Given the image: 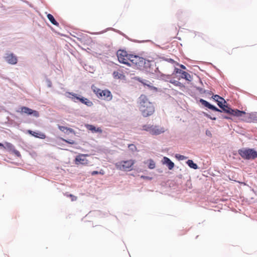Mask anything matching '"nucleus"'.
Returning a JSON list of instances; mask_svg holds the SVG:
<instances>
[{
	"instance_id": "5",
	"label": "nucleus",
	"mask_w": 257,
	"mask_h": 257,
	"mask_svg": "<svg viewBox=\"0 0 257 257\" xmlns=\"http://www.w3.org/2000/svg\"><path fill=\"white\" fill-rule=\"evenodd\" d=\"M238 154L244 159H254L257 157V152L252 149H243L238 151Z\"/></svg>"
},
{
	"instance_id": "6",
	"label": "nucleus",
	"mask_w": 257,
	"mask_h": 257,
	"mask_svg": "<svg viewBox=\"0 0 257 257\" xmlns=\"http://www.w3.org/2000/svg\"><path fill=\"white\" fill-rule=\"evenodd\" d=\"M93 92L99 98H102L107 101H110L112 98L110 91L107 89L101 90L95 87L93 89Z\"/></svg>"
},
{
	"instance_id": "38",
	"label": "nucleus",
	"mask_w": 257,
	"mask_h": 257,
	"mask_svg": "<svg viewBox=\"0 0 257 257\" xmlns=\"http://www.w3.org/2000/svg\"><path fill=\"white\" fill-rule=\"evenodd\" d=\"M170 62H174V60H172V59H170Z\"/></svg>"
},
{
	"instance_id": "7",
	"label": "nucleus",
	"mask_w": 257,
	"mask_h": 257,
	"mask_svg": "<svg viewBox=\"0 0 257 257\" xmlns=\"http://www.w3.org/2000/svg\"><path fill=\"white\" fill-rule=\"evenodd\" d=\"M118 61L122 64L127 65L132 54H127V52L123 50H119L116 53Z\"/></svg>"
},
{
	"instance_id": "31",
	"label": "nucleus",
	"mask_w": 257,
	"mask_h": 257,
	"mask_svg": "<svg viewBox=\"0 0 257 257\" xmlns=\"http://www.w3.org/2000/svg\"><path fill=\"white\" fill-rule=\"evenodd\" d=\"M62 140L69 144H75V142L73 141V140H69V141H68V140H66L65 139H62Z\"/></svg>"
},
{
	"instance_id": "35",
	"label": "nucleus",
	"mask_w": 257,
	"mask_h": 257,
	"mask_svg": "<svg viewBox=\"0 0 257 257\" xmlns=\"http://www.w3.org/2000/svg\"><path fill=\"white\" fill-rule=\"evenodd\" d=\"M242 120H243V121H248L247 118H246V117H245L244 118H242Z\"/></svg>"
},
{
	"instance_id": "20",
	"label": "nucleus",
	"mask_w": 257,
	"mask_h": 257,
	"mask_svg": "<svg viewBox=\"0 0 257 257\" xmlns=\"http://www.w3.org/2000/svg\"><path fill=\"white\" fill-rule=\"evenodd\" d=\"M187 164L191 168H193L194 169H197L198 168L197 165L194 163L192 160H188L187 162Z\"/></svg>"
},
{
	"instance_id": "32",
	"label": "nucleus",
	"mask_w": 257,
	"mask_h": 257,
	"mask_svg": "<svg viewBox=\"0 0 257 257\" xmlns=\"http://www.w3.org/2000/svg\"><path fill=\"white\" fill-rule=\"evenodd\" d=\"M128 148L132 150L137 149L136 147L134 144L128 145Z\"/></svg>"
},
{
	"instance_id": "11",
	"label": "nucleus",
	"mask_w": 257,
	"mask_h": 257,
	"mask_svg": "<svg viewBox=\"0 0 257 257\" xmlns=\"http://www.w3.org/2000/svg\"><path fill=\"white\" fill-rule=\"evenodd\" d=\"M5 60L8 63L12 65L17 64L18 61L17 57L13 53L7 54Z\"/></svg>"
},
{
	"instance_id": "4",
	"label": "nucleus",
	"mask_w": 257,
	"mask_h": 257,
	"mask_svg": "<svg viewBox=\"0 0 257 257\" xmlns=\"http://www.w3.org/2000/svg\"><path fill=\"white\" fill-rule=\"evenodd\" d=\"M135 162L133 160L121 161L115 164L116 168L123 171H129L132 170L133 166Z\"/></svg>"
},
{
	"instance_id": "13",
	"label": "nucleus",
	"mask_w": 257,
	"mask_h": 257,
	"mask_svg": "<svg viewBox=\"0 0 257 257\" xmlns=\"http://www.w3.org/2000/svg\"><path fill=\"white\" fill-rule=\"evenodd\" d=\"M162 163L163 164H166L169 170H172L174 167V163L166 157L163 158Z\"/></svg>"
},
{
	"instance_id": "40",
	"label": "nucleus",
	"mask_w": 257,
	"mask_h": 257,
	"mask_svg": "<svg viewBox=\"0 0 257 257\" xmlns=\"http://www.w3.org/2000/svg\"><path fill=\"white\" fill-rule=\"evenodd\" d=\"M224 118H227V119H228V117H225Z\"/></svg>"
},
{
	"instance_id": "15",
	"label": "nucleus",
	"mask_w": 257,
	"mask_h": 257,
	"mask_svg": "<svg viewBox=\"0 0 257 257\" xmlns=\"http://www.w3.org/2000/svg\"><path fill=\"white\" fill-rule=\"evenodd\" d=\"M86 128L91 131L92 132H98L101 133L102 132V130L100 127L96 128L94 125L91 124L86 125Z\"/></svg>"
},
{
	"instance_id": "19",
	"label": "nucleus",
	"mask_w": 257,
	"mask_h": 257,
	"mask_svg": "<svg viewBox=\"0 0 257 257\" xmlns=\"http://www.w3.org/2000/svg\"><path fill=\"white\" fill-rule=\"evenodd\" d=\"M153 125H151V124L143 125L142 126V128H143L142 130L149 132V133L151 134Z\"/></svg>"
},
{
	"instance_id": "12",
	"label": "nucleus",
	"mask_w": 257,
	"mask_h": 257,
	"mask_svg": "<svg viewBox=\"0 0 257 257\" xmlns=\"http://www.w3.org/2000/svg\"><path fill=\"white\" fill-rule=\"evenodd\" d=\"M27 133L30 135L35 137V138H39L41 139H45L46 137V135L44 133L41 132L37 133L31 130H28Z\"/></svg>"
},
{
	"instance_id": "36",
	"label": "nucleus",
	"mask_w": 257,
	"mask_h": 257,
	"mask_svg": "<svg viewBox=\"0 0 257 257\" xmlns=\"http://www.w3.org/2000/svg\"><path fill=\"white\" fill-rule=\"evenodd\" d=\"M141 178H145V179H147V178H148V177H146V176H141Z\"/></svg>"
},
{
	"instance_id": "21",
	"label": "nucleus",
	"mask_w": 257,
	"mask_h": 257,
	"mask_svg": "<svg viewBox=\"0 0 257 257\" xmlns=\"http://www.w3.org/2000/svg\"><path fill=\"white\" fill-rule=\"evenodd\" d=\"M182 78L188 81H191L192 79L191 75L185 71L182 72Z\"/></svg>"
},
{
	"instance_id": "17",
	"label": "nucleus",
	"mask_w": 257,
	"mask_h": 257,
	"mask_svg": "<svg viewBox=\"0 0 257 257\" xmlns=\"http://www.w3.org/2000/svg\"><path fill=\"white\" fill-rule=\"evenodd\" d=\"M47 18L54 25L58 26L59 25L58 23L55 20L54 17L50 14L47 15Z\"/></svg>"
},
{
	"instance_id": "9",
	"label": "nucleus",
	"mask_w": 257,
	"mask_h": 257,
	"mask_svg": "<svg viewBox=\"0 0 257 257\" xmlns=\"http://www.w3.org/2000/svg\"><path fill=\"white\" fill-rule=\"evenodd\" d=\"M88 155L79 154L77 156L75 159V163L76 165L82 164L86 165L88 164V160L86 159V156Z\"/></svg>"
},
{
	"instance_id": "29",
	"label": "nucleus",
	"mask_w": 257,
	"mask_h": 257,
	"mask_svg": "<svg viewBox=\"0 0 257 257\" xmlns=\"http://www.w3.org/2000/svg\"><path fill=\"white\" fill-rule=\"evenodd\" d=\"M170 82L173 84L175 86H181L182 85V83L176 80H171Z\"/></svg>"
},
{
	"instance_id": "27",
	"label": "nucleus",
	"mask_w": 257,
	"mask_h": 257,
	"mask_svg": "<svg viewBox=\"0 0 257 257\" xmlns=\"http://www.w3.org/2000/svg\"><path fill=\"white\" fill-rule=\"evenodd\" d=\"M212 98L216 102H217V101L220 100H221L222 101L224 100V98L220 97L218 95H216V94L213 95L212 96Z\"/></svg>"
},
{
	"instance_id": "34",
	"label": "nucleus",
	"mask_w": 257,
	"mask_h": 257,
	"mask_svg": "<svg viewBox=\"0 0 257 257\" xmlns=\"http://www.w3.org/2000/svg\"><path fill=\"white\" fill-rule=\"evenodd\" d=\"M180 67L181 68H182L183 69H186V67H185L184 65H182V64H181V65H180Z\"/></svg>"
},
{
	"instance_id": "42",
	"label": "nucleus",
	"mask_w": 257,
	"mask_h": 257,
	"mask_svg": "<svg viewBox=\"0 0 257 257\" xmlns=\"http://www.w3.org/2000/svg\"><path fill=\"white\" fill-rule=\"evenodd\" d=\"M208 134L211 135V133H208Z\"/></svg>"
},
{
	"instance_id": "10",
	"label": "nucleus",
	"mask_w": 257,
	"mask_h": 257,
	"mask_svg": "<svg viewBox=\"0 0 257 257\" xmlns=\"http://www.w3.org/2000/svg\"><path fill=\"white\" fill-rule=\"evenodd\" d=\"M166 131V129L164 127L159 125H153L151 134L152 135H159L164 133Z\"/></svg>"
},
{
	"instance_id": "18",
	"label": "nucleus",
	"mask_w": 257,
	"mask_h": 257,
	"mask_svg": "<svg viewBox=\"0 0 257 257\" xmlns=\"http://www.w3.org/2000/svg\"><path fill=\"white\" fill-rule=\"evenodd\" d=\"M113 76L115 79H123L124 76L118 71H114Z\"/></svg>"
},
{
	"instance_id": "33",
	"label": "nucleus",
	"mask_w": 257,
	"mask_h": 257,
	"mask_svg": "<svg viewBox=\"0 0 257 257\" xmlns=\"http://www.w3.org/2000/svg\"><path fill=\"white\" fill-rule=\"evenodd\" d=\"M175 71L176 73H179L181 74V75L182 74V72H184V71L181 70L178 68H175Z\"/></svg>"
},
{
	"instance_id": "26",
	"label": "nucleus",
	"mask_w": 257,
	"mask_h": 257,
	"mask_svg": "<svg viewBox=\"0 0 257 257\" xmlns=\"http://www.w3.org/2000/svg\"><path fill=\"white\" fill-rule=\"evenodd\" d=\"M65 195L68 197L71 198L72 201H76L77 199V197L76 196H75L72 194H69L68 193H66L65 194Z\"/></svg>"
},
{
	"instance_id": "8",
	"label": "nucleus",
	"mask_w": 257,
	"mask_h": 257,
	"mask_svg": "<svg viewBox=\"0 0 257 257\" xmlns=\"http://www.w3.org/2000/svg\"><path fill=\"white\" fill-rule=\"evenodd\" d=\"M16 111L21 114L31 115L36 117L39 116V113L38 111L33 110L26 106H21Z\"/></svg>"
},
{
	"instance_id": "24",
	"label": "nucleus",
	"mask_w": 257,
	"mask_h": 257,
	"mask_svg": "<svg viewBox=\"0 0 257 257\" xmlns=\"http://www.w3.org/2000/svg\"><path fill=\"white\" fill-rule=\"evenodd\" d=\"M91 175L93 176L96 174H101V175H104V171L101 169L100 171H93L91 172Z\"/></svg>"
},
{
	"instance_id": "28",
	"label": "nucleus",
	"mask_w": 257,
	"mask_h": 257,
	"mask_svg": "<svg viewBox=\"0 0 257 257\" xmlns=\"http://www.w3.org/2000/svg\"><path fill=\"white\" fill-rule=\"evenodd\" d=\"M176 158L180 160H186L187 159L186 157H185L183 155H180V154H176Z\"/></svg>"
},
{
	"instance_id": "2",
	"label": "nucleus",
	"mask_w": 257,
	"mask_h": 257,
	"mask_svg": "<svg viewBox=\"0 0 257 257\" xmlns=\"http://www.w3.org/2000/svg\"><path fill=\"white\" fill-rule=\"evenodd\" d=\"M200 102L201 103L204 105V106L207 107L208 108L211 109L214 111H218V112H222V110L220 109L217 108L214 105L210 104L207 101L203 99H200ZM222 109V111H224V112H226L227 113L233 115L234 116H236L237 117H242L245 115H248V114H247L245 112L243 111H240L238 109H232L231 108L228 107L227 106H223V108H221Z\"/></svg>"
},
{
	"instance_id": "37",
	"label": "nucleus",
	"mask_w": 257,
	"mask_h": 257,
	"mask_svg": "<svg viewBox=\"0 0 257 257\" xmlns=\"http://www.w3.org/2000/svg\"><path fill=\"white\" fill-rule=\"evenodd\" d=\"M0 147H4V145L2 143H0Z\"/></svg>"
},
{
	"instance_id": "22",
	"label": "nucleus",
	"mask_w": 257,
	"mask_h": 257,
	"mask_svg": "<svg viewBox=\"0 0 257 257\" xmlns=\"http://www.w3.org/2000/svg\"><path fill=\"white\" fill-rule=\"evenodd\" d=\"M58 127H59V130L60 131H61L62 132H65V131H69L70 132H73V130L72 128H68L66 126H59Z\"/></svg>"
},
{
	"instance_id": "39",
	"label": "nucleus",
	"mask_w": 257,
	"mask_h": 257,
	"mask_svg": "<svg viewBox=\"0 0 257 257\" xmlns=\"http://www.w3.org/2000/svg\"><path fill=\"white\" fill-rule=\"evenodd\" d=\"M16 154H17V155H18V154H19L20 153H19V152L18 151H17Z\"/></svg>"
},
{
	"instance_id": "30",
	"label": "nucleus",
	"mask_w": 257,
	"mask_h": 257,
	"mask_svg": "<svg viewBox=\"0 0 257 257\" xmlns=\"http://www.w3.org/2000/svg\"><path fill=\"white\" fill-rule=\"evenodd\" d=\"M5 146H4V148H8V149H9L10 150H11L13 148V145L10 143H6L5 144Z\"/></svg>"
},
{
	"instance_id": "14",
	"label": "nucleus",
	"mask_w": 257,
	"mask_h": 257,
	"mask_svg": "<svg viewBox=\"0 0 257 257\" xmlns=\"http://www.w3.org/2000/svg\"><path fill=\"white\" fill-rule=\"evenodd\" d=\"M67 94L71 95V96H67L71 98L75 102H76L77 100H79L80 101L82 97L81 96L77 95V94L73 92H67Z\"/></svg>"
},
{
	"instance_id": "41",
	"label": "nucleus",
	"mask_w": 257,
	"mask_h": 257,
	"mask_svg": "<svg viewBox=\"0 0 257 257\" xmlns=\"http://www.w3.org/2000/svg\"><path fill=\"white\" fill-rule=\"evenodd\" d=\"M208 134L211 135V133H208Z\"/></svg>"
},
{
	"instance_id": "1",
	"label": "nucleus",
	"mask_w": 257,
	"mask_h": 257,
	"mask_svg": "<svg viewBox=\"0 0 257 257\" xmlns=\"http://www.w3.org/2000/svg\"><path fill=\"white\" fill-rule=\"evenodd\" d=\"M137 104L141 115L144 117H149L155 112V105L145 94H142L138 98Z\"/></svg>"
},
{
	"instance_id": "3",
	"label": "nucleus",
	"mask_w": 257,
	"mask_h": 257,
	"mask_svg": "<svg viewBox=\"0 0 257 257\" xmlns=\"http://www.w3.org/2000/svg\"><path fill=\"white\" fill-rule=\"evenodd\" d=\"M146 61H147L148 63L150 62V61L146 60L142 57L132 54L127 66L136 67L139 69L146 68Z\"/></svg>"
},
{
	"instance_id": "25",
	"label": "nucleus",
	"mask_w": 257,
	"mask_h": 257,
	"mask_svg": "<svg viewBox=\"0 0 257 257\" xmlns=\"http://www.w3.org/2000/svg\"><path fill=\"white\" fill-rule=\"evenodd\" d=\"M217 104L221 108H223V106H225V103H226L225 100L224 99V100H218L217 101Z\"/></svg>"
},
{
	"instance_id": "23",
	"label": "nucleus",
	"mask_w": 257,
	"mask_h": 257,
	"mask_svg": "<svg viewBox=\"0 0 257 257\" xmlns=\"http://www.w3.org/2000/svg\"><path fill=\"white\" fill-rule=\"evenodd\" d=\"M148 167L150 169H153L155 168V163L153 160H149V164Z\"/></svg>"
},
{
	"instance_id": "16",
	"label": "nucleus",
	"mask_w": 257,
	"mask_h": 257,
	"mask_svg": "<svg viewBox=\"0 0 257 257\" xmlns=\"http://www.w3.org/2000/svg\"><path fill=\"white\" fill-rule=\"evenodd\" d=\"M80 102L83 104H85L87 106H91L93 105V103L92 101L89 100L88 99L83 97H81Z\"/></svg>"
}]
</instances>
